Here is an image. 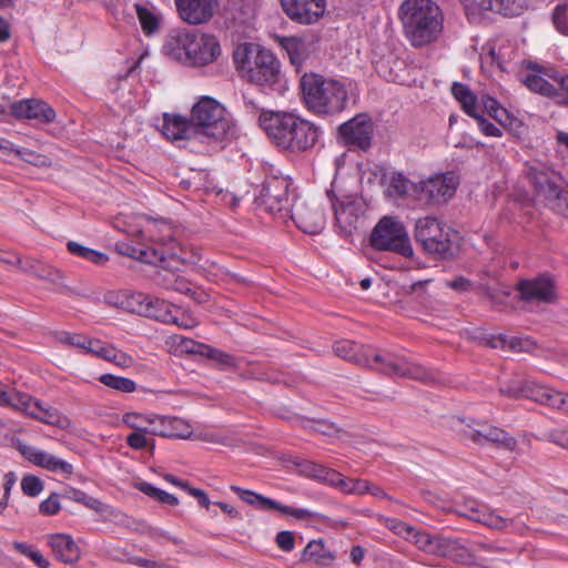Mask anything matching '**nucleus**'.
I'll list each match as a JSON object with an SVG mask.
<instances>
[{
  "instance_id": "nucleus-41",
  "label": "nucleus",
  "mask_w": 568,
  "mask_h": 568,
  "mask_svg": "<svg viewBox=\"0 0 568 568\" xmlns=\"http://www.w3.org/2000/svg\"><path fill=\"white\" fill-rule=\"evenodd\" d=\"M408 541L414 542L418 549L435 555V548L438 536H433L425 531H419L413 528V534L409 535Z\"/></svg>"
},
{
  "instance_id": "nucleus-59",
  "label": "nucleus",
  "mask_w": 568,
  "mask_h": 568,
  "mask_svg": "<svg viewBox=\"0 0 568 568\" xmlns=\"http://www.w3.org/2000/svg\"><path fill=\"white\" fill-rule=\"evenodd\" d=\"M479 523L494 529H504L508 525V519L484 510Z\"/></svg>"
},
{
  "instance_id": "nucleus-62",
  "label": "nucleus",
  "mask_w": 568,
  "mask_h": 568,
  "mask_svg": "<svg viewBox=\"0 0 568 568\" xmlns=\"http://www.w3.org/2000/svg\"><path fill=\"white\" fill-rule=\"evenodd\" d=\"M551 80H554L559 85V92L564 91L567 93V97L561 94V98L555 99V102L558 105L568 106V74L557 70V74Z\"/></svg>"
},
{
  "instance_id": "nucleus-15",
  "label": "nucleus",
  "mask_w": 568,
  "mask_h": 568,
  "mask_svg": "<svg viewBox=\"0 0 568 568\" xmlns=\"http://www.w3.org/2000/svg\"><path fill=\"white\" fill-rule=\"evenodd\" d=\"M189 42L185 64L206 65L220 54V43L214 36L190 31Z\"/></svg>"
},
{
  "instance_id": "nucleus-34",
  "label": "nucleus",
  "mask_w": 568,
  "mask_h": 568,
  "mask_svg": "<svg viewBox=\"0 0 568 568\" xmlns=\"http://www.w3.org/2000/svg\"><path fill=\"white\" fill-rule=\"evenodd\" d=\"M487 444H493L508 452H514L518 445L517 439L508 432L489 423L487 425Z\"/></svg>"
},
{
  "instance_id": "nucleus-21",
  "label": "nucleus",
  "mask_w": 568,
  "mask_h": 568,
  "mask_svg": "<svg viewBox=\"0 0 568 568\" xmlns=\"http://www.w3.org/2000/svg\"><path fill=\"white\" fill-rule=\"evenodd\" d=\"M20 454L33 465L52 473L63 474L67 477L73 474V466L47 452L40 450L30 445H19Z\"/></svg>"
},
{
  "instance_id": "nucleus-5",
  "label": "nucleus",
  "mask_w": 568,
  "mask_h": 568,
  "mask_svg": "<svg viewBox=\"0 0 568 568\" xmlns=\"http://www.w3.org/2000/svg\"><path fill=\"white\" fill-rule=\"evenodd\" d=\"M236 69L248 82L273 89L281 78V63L273 52L253 43H244L233 53Z\"/></svg>"
},
{
  "instance_id": "nucleus-8",
  "label": "nucleus",
  "mask_w": 568,
  "mask_h": 568,
  "mask_svg": "<svg viewBox=\"0 0 568 568\" xmlns=\"http://www.w3.org/2000/svg\"><path fill=\"white\" fill-rule=\"evenodd\" d=\"M526 176L546 206L568 217V184L559 172L542 163H535L527 166Z\"/></svg>"
},
{
  "instance_id": "nucleus-18",
  "label": "nucleus",
  "mask_w": 568,
  "mask_h": 568,
  "mask_svg": "<svg viewBox=\"0 0 568 568\" xmlns=\"http://www.w3.org/2000/svg\"><path fill=\"white\" fill-rule=\"evenodd\" d=\"M459 182L453 172L436 174L423 181L420 192L433 204L446 203L455 194Z\"/></svg>"
},
{
  "instance_id": "nucleus-1",
  "label": "nucleus",
  "mask_w": 568,
  "mask_h": 568,
  "mask_svg": "<svg viewBox=\"0 0 568 568\" xmlns=\"http://www.w3.org/2000/svg\"><path fill=\"white\" fill-rule=\"evenodd\" d=\"M333 349L343 359L390 377H407L425 383L435 381L430 371L395 352L377 349L349 339L337 341Z\"/></svg>"
},
{
  "instance_id": "nucleus-50",
  "label": "nucleus",
  "mask_w": 568,
  "mask_h": 568,
  "mask_svg": "<svg viewBox=\"0 0 568 568\" xmlns=\"http://www.w3.org/2000/svg\"><path fill=\"white\" fill-rule=\"evenodd\" d=\"M202 352L200 355L205 356L206 358L213 359L214 362L223 365V366H233L234 365V358L232 355L224 353L220 349H216L212 346L205 345L199 346Z\"/></svg>"
},
{
  "instance_id": "nucleus-47",
  "label": "nucleus",
  "mask_w": 568,
  "mask_h": 568,
  "mask_svg": "<svg viewBox=\"0 0 568 568\" xmlns=\"http://www.w3.org/2000/svg\"><path fill=\"white\" fill-rule=\"evenodd\" d=\"M11 403L8 407L19 409L31 417V412H33L34 405H38L39 400H36L28 394L17 392L11 395Z\"/></svg>"
},
{
  "instance_id": "nucleus-4",
  "label": "nucleus",
  "mask_w": 568,
  "mask_h": 568,
  "mask_svg": "<svg viewBox=\"0 0 568 568\" xmlns=\"http://www.w3.org/2000/svg\"><path fill=\"white\" fill-rule=\"evenodd\" d=\"M399 18L406 38L415 48L435 41L443 31V16L432 0H405L399 7Z\"/></svg>"
},
{
  "instance_id": "nucleus-6",
  "label": "nucleus",
  "mask_w": 568,
  "mask_h": 568,
  "mask_svg": "<svg viewBox=\"0 0 568 568\" xmlns=\"http://www.w3.org/2000/svg\"><path fill=\"white\" fill-rule=\"evenodd\" d=\"M195 139L220 142L235 135V128L225 108L211 97H202L191 110Z\"/></svg>"
},
{
  "instance_id": "nucleus-44",
  "label": "nucleus",
  "mask_w": 568,
  "mask_h": 568,
  "mask_svg": "<svg viewBox=\"0 0 568 568\" xmlns=\"http://www.w3.org/2000/svg\"><path fill=\"white\" fill-rule=\"evenodd\" d=\"M33 412H31V417L36 418L42 423L59 426L61 423V415L58 409L53 407H43L39 402L38 405H34Z\"/></svg>"
},
{
  "instance_id": "nucleus-3",
  "label": "nucleus",
  "mask_w": 568,
  "mask_h": 568,
  "mask_svg": "<svg viewBox=\"0 0 568 568\" xmlns=\"http://www.w3.org/2000/svg\"><path fill=\"white\" fill-rule=\"evenodd\" d=\"M300 90L305 108L315 115H335L347 105L345 84L318 73H304L300 79Z\"/></svg>"
},
{
  "instance_id": "nucleus-13",
  "label": "nucleus",
  "mask_w": 568,
  "mask_h": 568,
  "mask_svg": "<svg viewBox=\"0 0 568 568\" xmlns=\"http://www.w3.org/2000/svg\"><path fill=\"white\" fill-rule=\"evenodd\" d=\"M326 195L329 199L336 225L341 233L346 236L357 230V223L363 215V205L352 195L337 197L333 190H327Z\"/></svg>"
},
{
  "instance_id": "nucleus-10",
  "label": "nucleus",
  "mask_w": 568,
  "mask_h": 568,
  "mask_svg": "<svg viewBox=\"0 0 568 568\" xmlns=\"http://www.w3.org/2000/svg\"><path fill=\"white\" fill-rule=\"evenodd\" d=\"M291 181L284 176L266 178L255 196V204L265 212L281 217L288 216L292 207V199L290 196Z\"/></svg>"
},
{
  "instance_id": "nucleus-39",
  "label": "nucleus",
  "mask_w": 568,
  "mask_h": 568,
  "mask_svg": "<svg viewBox=\"0 0 568 568\" xmlns=\"http://www.w3.org/2000/svg\"><path fill=\"white\" fill-rule=\"evenodd\" d=\"M413 182L403 173L394 172L389 176L387 192L390 196L404 197L408 194Z\"/></svg>"
},
{
  "instance_id": "nucleus-12",
  "label": "nucleus",
  "mask_w": 568,
  "mask_h": 568,
  "mask_svg": "<svg viewBox=\"0 0 568 568\" xmlns=\"http://www.w3.org/2000/svg\"><path fill=\"white\" fill-rule=\"evenodd\" d=\"M373 134L374 124L366 114H357L338 126V140L352 151H367Z\"/></svg>"
},
{
  "instance_id": "nucleus-56",
  "label": "nucleus",
  "mask_w": 568,
  "mask_h": 568,
  "mask_svg": "<svg viewBox=\"0 0 568 568\" xmlns=\"http://www.w3.org/2000/svg\"><path fill=\"white\" fill-rule=\"evenodd\" d=\"M477 122V125L483 134L487 136L500 138L503 135V131L496 126L494 123L489 122L483 113H479L474 118Z\"/></svg>"
},
{
  "instance_id": "nucleus-33",
  "label": "nucleus",
  "mask_w": 568,
  "mask_h": 568,
  "mask_svg": "<svg viewBox=\"0 0 568 568\" xmlns=\"http://www.w3.org/2000/svg\"><path fill=\"white\" fill-rule=\"evenodd\" d=\"M280 44L286 51L293 65H302L307 57V49L304 40L296 37H283L280 40Z\"/></svg>"
},
{
  "instance_id": "nucleus-60",
  "label": "nucleus",
  "mask_w": 568,
  "mask_h": 568,
  "mask_svg": "<svg viewBox=\"0 0 568 568\" xmlns=\"http://www.w3.org/2000/svg\"><path fill=\"white\" fill-rule=\"evenodd\" d=\"M449 559L462 565H473L475 562V555L460 541L458 549L454 551Z\"/></svg>"
},
{
  "instance_id": "nucleus-51",
  "label": "nucleus",
  "mask_w": 568,
  "mask_h": 568,
  "mask_svg": "<svg viewBox=\"0 0 568 568\" xmlns=\"http://www.w3.org/2000/svg\"><path fill=\"white\" fill-rule=\"evenodd\" d=\"M145 434H148V433L144 432V428H142L141 430H134L126 437V444L132 449L140 450V449H144V448L149 447L150 450L153 452L154 447H155L154 440L148 439L145 437Z\"/></svg>"
},
{
  "instance_id": "nucleus-43",
  "label": "nucleus",
  "mask_w": 568,
  "mask_h": 568,
  "mask_svg": "<svg viewBox=\"0 0 568 568\" xmlns=\"http://www.w3.org/2000/svg\"><path fill=\"white\" fill-rule=\"evenodd\" d=\"M136 13H138V18H139L141 28L146 36H151L155 31H158L160 22H159L158 17L153 12H151L145 7L138 4Z\"/></svg>"
},
{
  "instance_id": "nucleus-53",
  "label": "nucleus",
  "mask_w": 568,
  "mask_h": 568,
  "mask_svg": "<svg viewBox=\"0 0 568 568\" xmlns=\"http://www.w3.org/2000/svg\"><path fill=\"white\" fill-rule=\"evenodd\" d=\"M383 525L393 531L394 534L403 537L404 539H409V535L413 534V526L407 525L406 523L396 519V518H383Z\"/></svg>"
},
{
  "instance_id": "nucleus-48",
  "label": "nucleus",
  "mask_w": 568,
  "mask_h": 568,
  "mask_svg": "<svg viewBox=\"0 0 568 568\" xmlns=\"http://www.w3.org/2000/svg\"><path fill=\"white\" fill-rule=\"evenodd\" d=\"M57 339L60 343L82 348L87 352L90 344H93V339L82 334H72L68 332H60L57 334Z\"/></svg>"
},
{
  "instance_id": "nucleus-20",
  "label": "nucleus",
  "mask_w": 568,
  "mask_h": 568,
  "mask_svg": "<svg viewBox=\"0 0 568 568\" xmlns=\"http://www.w3.org/2000/svg\"><path fill=\"white\" fill-rule=\"evenodd\" d=\"M288 216L301 231L307 234H317L325 225L324 213L314 204H293Z\"/></svg>"
},
{
  "instance_id": "nucleus-24",
  "label": "nucleus",
  "mask_w": 568,
  "mask_h": 568,
  "mask_svg": "<svg viewBox=\"0 0 568 568\" xmlns=\"http://www.w3.org/2000/svg\"><path fill=\"white\" fill-rule=\"evenodd\" d=\"M49 545L57 559L64 564L72 565L80 559V548L70 535H51Z\"/></svg>"
},
{
  "instance_id": "nucleus-46",
  "label": "nucleus",
  "mask_w": 568,
  "mask_h": 568,
  "mask_svg": "<svg viewBox=\"0 0 568 568\" xmlns=\"http://www.w3.org/2000/svg\"><path fill=\"white\" fill-rule=\"evenodd\" d=\"M16 156L29 164L39 168L49 166L51 164V160L47 155L40 154L27 148H19V150H16Z\"/></svg>"
},
{
  "instance_id": "nucleus-37",
  "label": "nucleus",
  "mask_w": 568,
  "mask_h": 568,
  "mask_svg": "<svg viewBox=\"0 0 568 568\" xmlns=\"http://www.w3.org/2000/svg\"><path fill=\"white\" fill-rule=\"evenodd\" d=\"M487 345L491 348H500L503 351L523 352L527 351L528 339L519 337L508 338L504 334L491 335L486 341Z\"/></svg>"
},
{
  "instance_id": "nucleus-27",
  "label": "nucleus",
  "mask_w": 568,
  "mask_h": 568,
  "mask_svg": "<svg viewBox=\"0 0 568 568\" xmlns=\"http://www.w3.org/2000/svg\"><path fill=\"white\" fill-rule=\"evenodd\" d=\"M190 31H173L169 34L164 45V53L173 60L185 64L186 51L189 47Z\"/></svg>"
},
{
  "instance_id": "nucleus-14",
  "label": "nucleus",
  "mask_w": 568,
  "mask_h": 568,
  "mask_svg": "<svg viewBox=\"0 0 568 568\" xmlns=\"http://www.w3.org/2000/svg\"><path fill=\"white\" fill-rule=\"evenodd\" d=\"M516 291L526 303L552 304L557 301L556 282L547 273L534 278H523L516 284Z\"/></svg>"
},
{
  "instance_id": "nucleus-30",
  "label": "nucleus",
  "mask_w": 568,
  "mask_h": 568,
  "mask_svg": "<svg viewBox=\"0 0 568 568\" xmlns=\"http://www.w3.org/2000/svg\"><path fill=\"white\" fill-rule=\"evenodd\" d=\"M335 556L325 548L322 539L311 540L301 554V561H314L318 565H325L333 561Z\"/></svg>"
},
{
  "instance_id": "nucleus-57",
  "label": "nucleus",
  "mask_w": 568,
  "mask_h": 568,
  "mask_svg": "<svg viewBox=\"0 0 568 568\" xmlns=\"http://www.w3.org/2000/svg\"><path fill=\"white\" fill-rule=\"evenodd\" d=\"M60 509H61V506L59 503V495L57 493H52L39 506L40 513L45 516L57 515L60 511Z\"/></svg>"
},
{
  "instance_id": "nucleus-22",
  "label": "nucleus",
  "mask_w": 568,
  "mask_h": 568,
  "mask_svg": "<svg viewBox=\"0 0 568 568\" xmlns=\"http://www.w3.org/2000/svg\"><path fill=\"white\" fill-rule=\"evenodd\" d=\"M10 109L17 119L36 120L40 123H51L55 119V111L47 102L38 99L14 102Z\"/></svg>"
},
{
  "instance_id": "nucleus-40",
  "label": "nucleus",
  "mask_w": 568,
  "mask_h": 568,
  "mask_svg": "<svg viewBox=\"0 0 568 568\" xmlns=\"http://www.w3.org/2000/svg\"><path fill=\"white\" fill-rule=\"evenodd\" d=\"M528 383V379L520 378V377H514L508 381L501 382L499 385V393L504 396L510 397V398H524L525 396V388Z\"/></svg>"
},
{
  "instance_id": "nucleus-23",
  "label": "nucleus",
  "mask_w": 568,
  "mask_h": 568,
  "mask_svg": "<svg viewBox=\"0 0 568 568\" xmlns=\"http://www.w3.org/2000/svg\"><path fill=\"white\" fill-rule=\"evenodd\" d=\"M524 398L531 399L536 403L548 405L552 408L562 410L568 394L555 392L546 386L539 385L534 381H528L525 388Z\"/></svg>"
},
{
  "instance_id": "nucleus-28",
  "label": "nucleus",
  "mask_w": 568,
  "mask_h": 568,
  "mask_svg": "<svg viewBox=\"0 0 568 568\" xmlns=\"http://www.w3.org/2000/svg\"><path fill=\"white\" fill-rule=\"evenodd\" d=\"M477 6L486 11H493L504 17H517L523 11L519 0H474Z\"/></svg>"
},
{
  "instance_id": "nucleus-42",
  "label": "nucleus",
  "mask_w": 568,
  "mask_h": 568,
  "mask_svg": "<svg viewBox=\"0 0 568 568\" xmlns=\"http://www.w3.org/2000/svg\"><path fill=\"white\" fill-rule=\"evenodd\" d=\"M301 426L305 429H311L325 436H333L338 433L337 426L326 419L315 420L303 417L301 418Z\"/></svg>"
},
{
  "instance_id": "nucleus-16",
  "label": "nucleus",
  "mask_w": 568,
  "mask_h": 568,
  "mask_svg": "<svg viewBox=\"0 0 568 568\" xmlns=\"http://www.w3.org/2000/svg\"><path fill=\"white\" fill-rule=\"evenodd\" d=\"M234 491L244 503L255 506L261 510H277L283 515H290L296 519H312L317 515L304 508H294L283 505L280 501L265 497L255 491L243 489L239 486H231Z\"/></svg>"
},
{
  "instance_id": "nucleus-19",
  "label": "nucleus",
  "mask_w": 568,
  "mask_h": 568,
  "mask_svg": "<svg viewBox=\"0 0 568 568\" xmlns=\"http://www.w3.org/2000/svg\"><path fill=\"white\" fill-rule=\"evenodd\" d=\"M175 6L180 18L193 26L209 22L216 8L217 0H175Z\"/></svg>"
},
{
  "instance_id": "nucleus-31",
  "label": "nucleus",
  "mask_w": 568,
  "mask_h": 568,
  "mask_svg": "<svg viewBox=\"0 0 568 568\" xmlns=\"http://www.w3.org/2000/svg\"><path fill=\"white\" fill-rule=\"evenodd\" d=\"M21 270L26 273H29L36 277L47 280L52 283H58L63 278L62 273L49 265L43 264L42 262L27 258L24 260L23 265H21Z\"/></svg>"
},
{
  "instance_id": "nucleus-29",
  "label": "nucleus",
  "mask_w": 568,
  "mask_h": 568,
  "mask_svg": "<svg viewBox=\"0 0 568 568\" xmlns=\"http://www.w3.org/2000/svg\"><path fill=\"white\" fill-rule=\"evenodd\" d=\"M125 254L149 264L163 263L174 255V253L166 251L163 246L130 247V251H126Z\"/></svg>"
},
{
  "instance_id": "nucleus-52",
  "label": "nucleus",
  "mask_w": 568,
  "mask_h": 568,
  "mask_svg": "<svg viewBox=\"0 0 568 568\" xmlns=\"http://www.w3.org/2000/svg\"><path fill=\"white\" fill-rule=\"evenodd\" d=\"M552 22L560 33L568 36V3H559L555 7Z\"/></svg>"
},
{
  "instance_id": "nucleus-64",
  "label": "nucleus",
  "mask_w": 568,
  "mask_h": 568,
  "mask_svg": "<svg viewBox=\"0 0 568 568\" xmlns=\"http://www.w3.org/2000/svg\"><path fill=\"white\" fill-rule=\"evenodd\" d=\"M275 541L277 547L286 552L292 551L295 546L294 534L288 530L277 532Z\"/></svg>"
},
{
  "instance_id": "nucleus-55",
  "label": "nucleus",
  "mask_w": 568,
  "mask_h": 568,
  "mask_svg": "<svg viewBox=\"0 0 568 568\" xmlns=\"http://www.w3.org/2000/svg\"><path fill=\"white\" fill-rule=\"evenodd\" d=\"M483 509L476 504V501H466L464 505L456 506V513L459 516L466 517L470 520L478 521L483 515Z\"/></svg>"
},
{
  "instance_id": "nucleus-25",
  "label": "nucleus",
  "mask_w": 568,
  "mask_h": 568,
  "mask_svg": "<svg viewBox=\"0 0 568 568\" xmlns=\"http://www.w3.org/2000/svg\"><path fill=\"white\" fill-rule=\"evenodd\" d=\"M162 133L170 140H189L195 139L191 118L179 114L164 113L162 123Z\"/></svg>"
},
{
  "instance_id": "nucleus-35",
  "label": "nucleus",
  "mask_w": 568,
  "mask_h": 568,
  "mask_svg": "<svg viewBox=\"0 0 568 568\" xmlns=\"http://www.w3.org/2000/svg\"><path fill=\"white\" fill-rule=\"evenodd\" d=\"M67 248L72 255L81 257L95 265H104L109 261V256L106 254L84 246L75 241H68Z\"/></svg>"
},
{
  "instance_id": "nucleus-54",
  "label": "nucleus",
  "mask_w": 568,
  "mask_h": 568,
  "mask_svg": "<svg viewBox=\"0 0 568 568\" xmlns=\"http://www.w3.org/2000/svg\"><path fill=\"white\" fill-rule=\"evenodd\" d=\"M21 489L24 495L36 497L43 490V481L34 475H26L21 480Z\"/></svg>"
},
{
  "instance_id": "nucleus-63",
  "label": "nucleus",
  "mask_w": 568,
  "mask_h": 568,
  "mask_svg": "<svg viewBox=\"0 0 568 568\" xmlns=\"http://www.w3.org/2000/svg\"><path fill=\"white\" fill-rule=\"evenodd\" d=\"M503 128L519 140H521L527 133V126L524 124L521 120L517 119L514 115H511V118L507 121L506 125H504Z\"/></svg>"
},
{
  "instance_id": "nucleus-49",
  "label": "nucleus",
  "mask_w": 568,
  "mask_h": 568,
  "mask_svg": "<svg viewBox=\"0 0 568 568\" xmlns=\"http://www.w3.org/2000/svg\"><path fill=\"white\" fill-rule=\"evenodd\" d=\"M460 541L462 540L459 538L438 536L435 555L450 558L454 551L458 549Z\"/></svg>"
},
{
  "instance_id": "nucleus-2",
  "label": "nucleus",
  "mask_w": 568,
  "mask_h": 568,
  "mask_svg": "<svg viewBox=\"0 0 568 568\" xmlns=\"http://www.w3.org/2000/svg\"><path fill=\"white\" fill-rule=\"evenodd\" d=\"M258 124L274 145L295 154L314 150L323 134L321 126L292 112H262Z\"/></svg>"
},
{
  "instance_id": "nucleus-61",
  "label": "nucleus",
  "mask_w": 568,
  "mask_h": 568,
  "mask_svg": "<svg viewBox=\"0 0 568 568\" xmlns=\"http://www.w3.org/2000/svg\"><path fill=\"white\" fill-rule=\"evenodd\" d=\"M113 346L106 345L99 339H93V344H90V347H88L87 353L94 354L98 357L109 361V358H111L110 356L113 353Z\"/></svg>"
},
{
  "instance_id": "nucleus-11",
  "label": "nucleus",
  "mask_w": 568,
  "mask_h": 568,
  "mask_svg": "<svg viewBox=\"0 0 568 568\" xmlns=\"http://www.w3.org/2000/svg\"><path fill=\"white\" fill-rule=\"evenodd\" d=\"M125 307L129 312L155 320L164 324H176L184 328L193 327V324H185L179 321L172 313L173 305L169 302L153 297L141 292L128 296Z\"/></svg>"
},
{
  "instance_id": "nucleus-45",
  "label": "nucleus",
  "mask_w": 568,
  "mask_h": 568,
  "mask_svg": "<svg viewBox=\"0 0 568 568\" xmlns=\"http://www.w3.org/2000/svg\"><path fill=\"white\" fill-rule=\"evenodd\" d=\"M146 420L151 424V427H144V432L148 434L161 436L164 438H172L174 435H181L174 430H169L168 417L156 416Z\"/></svg>"
},
{
  "instance_id": "nucleus-26",
  "label": "nucleus",
  "mask_w": 568,
  "mask_h": 568,
  "mask_svg": "<svg viewBox=\"0 0 568 568\" xmlns=\"http://www.w3.org/2000/svg\"><path fill=\"white\" fill-rule=\"evenodd\" d=\"M487 422L469 419L465 422L458 418L454 424V430L462 442L470 440L476 445L484 446L487 444Z\"/></svg>"
},
{
  "instance_id": "nucleus-17",
  "label": "nucleus",
  "mask_w": 568,
  "mask_h": 568,
  "mask_svg": "<svg viewBox=\"0 0 568 568\" xmlns=\"http://www.w3.org/2000/svg\"><path fill=\"white\" fill-rule=\"evenodd\" d=\"M284 13L295 23L313 24L324 14L326 0H280Z\"/></svg>"
},
{
  "instance_id": "nucleus-38",
  "label": "nucleus",
  "mask_w": 568,
  "mask_h": 568,
  "mask_svg": "<svg viewBox=\"0 0 568 568\" xmlns=\"http://www.w3.org/2000/svg\"><path fill=\"white\" fill-rule=\"evenodd\" d=\"M99 381L106 387L122 393H132L136 389L135 382L128 377L116 376L113 374H102L99 377Z\"/></svg>"
},
{
  "instance_id": "nucleus-7",
  "label": "nucleus",
  "mask_w": 568,
  "mask_h": 568,
  "mask_svg": "<svg viewBox=\"0 0 568 568\" xmlns=\"http://www.w3.org/2000/svg\"><path fill=\"white\" fill-rule=\"evenodd\" d=\"M454 231L433 216L420 217L415 223L414 239L434 260L452 261L459 253Z\"/></svg>"
},
{
  "instance_id": "nucleus-32",
  "label": "nucleus",
  "mask_w": 568,
  "mask_h": 568,
  "mask_svg": "<svg viewBox=\"0 0 568 568\" xmlns=\"http://www.w3.org/2000/svg\"><path fill=\"white\" fill-rule=\"evenodd\" d=\"M523 83L534 93H538L549 99L561 98L559 90L551 83H549L542 75L539 74H527L523 79Z\"/></svg>"
},
{
  "instance_id": "nucleus-58",
  "label": "nucleus",
  "mask_w": 568,
  "mask_h": 568,
  "mask_svg": "<svg viewBox=\"0 0 568 568\" xmlns=\"http://www.w3.org/2000/svg\"><path fill=\"white\" fill-rule=\"evenodd\" d=\"M168 426L169 430H174L176 433L183 434L174 435L173 437L176 438H187L192 434L190 425L178 417H168Z\"/></svg>"
},
{
  "instance_id": "nucleus-36",
  "label": "nucleus",
  "mask_w": 568,
  "mask_h": 568,
  "mask_svg": "<svg viewBox=\"0 0 568 568\" xmlns=\"http://www.w3.org/2000/svg\"><path fill=\"white\" fill-rule=\"evenodd\" d=\"M165 287L179 292L184 295L191 296L194 301L201 303L204 301V292H199L193 285L181 276L170 274V277L165 278Z\"/></svg>"
},
{
  "instance_id": "nucleus-9",
  "label": "nucleus",
  "mask_w": 568,
  "mask_h": 568,
  "mask_svg": "<svg viewBox=\"0 0 568 568\" xmlns=\"http://www.w3.org/2000/svg\"><path fill=\"white\" fill-rule=\"evenodd\" d=\"M369 244L377 251H388L404 257L414 254L407 231L403 222L394 216H383L369 235Z\"/></svg>"
}]
</instances>
